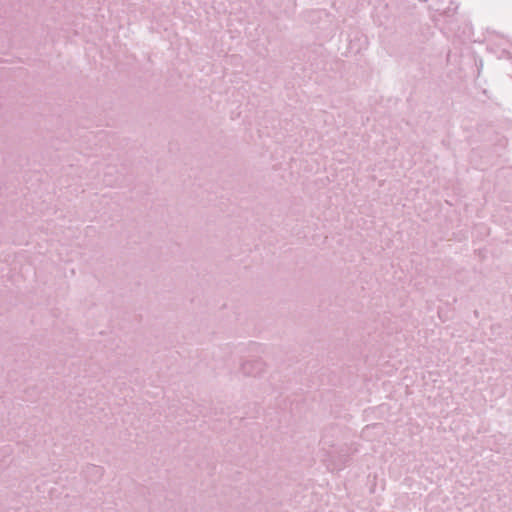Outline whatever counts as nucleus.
<instances>
[{
  "mask_svg": "<svg viewBox=\"0 0 512 512\" xmlns=\"http://www.w3.org/2000/svg\"><path fill=\"white\" fill-rule=\"evenodd\" d=\"M248 374H251V375H257V373H254L253 371H250V370H247L246 371Z\"/></svg>",
  "mask_w": 512,
  "mask_h": 512,
  "instance_id": "1",
  "label": "nucleus"
}]
</instances>
